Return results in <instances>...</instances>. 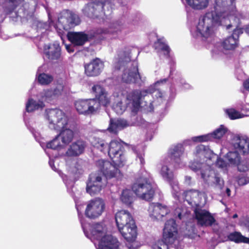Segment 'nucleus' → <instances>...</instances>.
<instances>
[{
    "mask_svg": "<svg viewBox=\"0 0 249 249\" xmlns=\"http://www.w3.org/2000/svg\"><path fill=\"white\" fill-rule=\"evenodd\" d=\"M235 11V0H215L214 10L206 13L199 19L197 31L201 37L208 38L215 24L221 22L222 18L233 19L235 18L233 14Z\"/></svg>",
    "mask_w": 249,
    "mask_h": 249,
    "instance_id": "1",
    "label": "nucleus"
},
{
    "mask_svg": "<svg viewBox=\"0 0 249 249\" xmlns=\"http://www.w3.org/2000/svg\"><path fill=\"white\" fill-rule=\"evenodd\" d=\"M96 165L101 170L100 173L90 174L87 183L86 191L90 196L99 194L107 184V178L119 177V169L108 160H99Z\"/></svg>",
    "mask_w": 249,
    "mask_h": 249,
    "instance_id": "2",
    "label": "nucleus"
},
{
    "mask_svg": "<svg viewBox=\"0 0 249 249\" xmlns=\"http://www.w3.org/2000/svg\"><path fill=\"white\" fill-rule=\"evenodd\" d=\"M49 127L57 130H61L57 135L61 139L63 144L69 143L73 139L74 133L78 131L77 124L73 120H69L66 113L59 109H51L48 113Z\"/></svg>",
    "mask_w": 249,
    "mask_h": 249,
    "instance_id": "3",
    "label": "nucleus"
},
{
    "mask_svg": "<svg viewBox=\"0 0 249 249\" xmlns=\"http://www.w3.org/2000/svg\"><path fill=\"white\" fill-rule=\"evenodd\" d=\"M131 189L139 198L147 201H152L155 194V190L150 179L143 176L135 179Z\"/></svg>",
    "mask_w": 249,
    "mask_h": 249,
    "instance_id": "4",
    "label": "nucleus"
},
{
    "mask_svg": "<svg viewBox=\"0 0 249 249\" xmlns=\"http://www.w3.org/2000/svg\"><path fill=\"white\" fill-rule=\"evenodd\" d=\"M106 153H108V156L114 164L118 165H123L126 160L124 147L121 142L117 140H112L109 143Z\"/></svg>",
    "mask_w": 249,
    "mask_h": 249,
    "instance_id": "5",
    "label": "nucleus"
},
{
    "mask_svg": "<svg viewBox=\"0 0 249 249\" xmlns=\"http://www.w3.org/2000/svg\"><path fill=\"white\" fill-rule=\"evenodd\" d=\"M92 91L95 97L91 99L95 104L94 106L96 111L100 109L101 106L107 107L110 105V97L103 87L99 85H94L92 87Z\"/></svg>",
    "mask_w": 249,
    "mask_h": 249,
    "instance_id": "6",
    "label": "nucleus"
},
{
    "mask_svg": "<svg viewBox=\"0 0 249 249\" xmlns=\"http://www.w3.org/2000/svg\"><path fill=\"white\" fill-rule=\"evenodd\" d=\"M105 5L101 1H92L87 4L83 9V13L86 16L91 18H97L102 14L107 16L108 13H106Z\"/></svg>",
    "mask_w": 249,
    "mask_h": 249,
    "instance_id": "7",
    "label": "nucleus"
},
{
    "mask_svg": "<svg viewBox=\"0 0 249 249\" xmlns=\"http://www.w3.org/2000/svg\"><path fill=\"white\" fill-rule=\"evenodd\" d=\"M105 204L100 198L90 200L85 210V215L89 219H94L101 216L104 211Z\"/></svg>",
    "mask_w": 249,
    "mask_h": 249,
    "instance_id": "8",
    "label": "nucleus"
},
{
    "mask_svg": "<svg viewBox=\"0 0 249 249\" xmlns=\"http://www.w3.org/2000/svg\"><path fill=\"white\" fill-rule=\"evenodd\" d=\"M80 22L79 17L68 10L62 12L58 18V24L66 31L74 27Z\"/></svg>",
    "mask_w": 249,
    "mask_h": 249,
    "instance_id": "9",
    "label": "nucleus"
},
{
    "mask_svg": "<svg viewBox=\"0 0 249 249\" xmlns=\"http://www.w3.org/2000/svg\"><path fill=\"white\" fill-rule=\"evenodd\" d=\"M177 225L174 219L167 220L163 229L162 238L159 242L172 244L176 239L178 234Z\"/></svg>",
    "mask_w": 249,
    "mask_h": 249,
    "instance_id": "10",
    "label": "nucleus"
},
{
    "mask_svg": "<svg viewBox=\"0 0 249 249\" xmlns=\"http://www.w3.org/2000/svg\"><path fill=\"white\" fill-rule=\"evenodd\" d=\"M194 213L198 224L201 226L211 227L216 223V220L212 213L205 209L197 207L195 209Z\"/></svg>",
    "mask_w": 249,
    "mask_h": 249,
    "instance_id": "11",
    "label": "nucleus"
},
{
    "mask_svg": "<svg viewBox=\"0 0 249 249\" xmlns=\"http://www.w3.org/2000/svg\"><path fill=\"white\" fill-rule=\"evenodd\" d=\"M67 38L72 45L76 46H83L86 42L93 39L94 34L88 35L84 32H69L67 34Z\"/></svg>",
    "mask_w": 249,
    "mask_h": 249,
    "instance_id": "12",
    "label": "nucleus"
},
{
    "mask_svg": "<svg viewBox=\"0 0 249 249\" xmlns=\"http://www.w3.org/2000/svg\"><path fill=\"white\" fill-rule=\"evenodd\" d=\"M93 102L91 99H80L75 102L74 106L79 114L91 115L97 112Z\"/></svg>",
    "mask_w": 249,
    "mask_h": 249,
    "instance_id": "13",
    "label": "nucleus"
},
{
    "mask_svg": "<svg viewBox=\"0 0 249 249\" xmlns=\"http://www.w3.org/2000/svg\"><path fill=\"white\" fill-rule=\"evenodd\" d=\"M85 73L88 77L98 76L103 68V62L98 58L92 59L88 63L84 64Z\"/></svg>",
    "mask_w": 249,
    "mask_h": 249,
    "instance_id": "14",
    "label": "nucleus"
},
{
    "mask_svg": "<svg viewBox=\"0 0 249 249\" xmlns=\"http://www.w3.org/2000/svg\"><path fill=\"white\" fill-rule=\"evenodd\" d=\"M243 33V28H235L233 30L232 35L223 41L221 46L226 50L235 49L238 46L239 36Z\"/></svg>",
    "mask_w": 249,
    "mask_h": 249,
    "instance_id": "15",
    "label": "nucleus"
},
{
    "mask_svg": "<svg viewBox=\"0 0 249 249\" xmlns=\"http://www.w3.org/2000/svg\"><path fill=\"white\" fill-rule=\"evenodd\" d=\"M148 211L150 217L156 219L161 218L170 213V210L166 205L160 203L150 204Z\"/></svg>",
    "mask_w": 249,
    "mask_h": 249,
    "instance_id": "16",
    "label": "nucleus"
},
{
    "mask_svg": "<svg viewBox=\"0 0 249 249\" xmlns=\"http://www.w3.org/2000/svg\"><path fill=\"white\" fill-rule=\"evenodd\" d=\"M122 81L127 84L138 83L141 80L138 66H133L131 68L125 70L122 75Z\"/></svg>",
    "mask_w": 249,
    "mask_h": 249,
    "instance_id": "17",
    "label": "nucleus"
},
{
    "mask_svg": "<svg viewBox=\"0 0 249 249\" xmlns=\"http://www.w3.org/2000/svg\"><path fill=\"white\" fill-rule=\"evenodd\" d=\"M86 142L82 140H78L72 142L66 152V155L69 157H78L84 152Z\"/></svg>",
    "mask_w": 249,
    "mask_h": 249,
    "instance_id": "18",
    "label": "nucleus"
},
{
    "mask_svg": "<svg viewBox=\"0 0 249 249\" xmlns=\"http://www.w3.org/2000/svg\"><path fill=\"white\" fill-rule=\"evenodd\" d=\"M120 243L111 235L103 236L99 241L97 249H118Z\"/></svg>",
    "mask_w": 249,
    "mask_h": 249,
    "instance_id": "19",
    "label": "nucleus"
},
{
    "mask_svg": "<svg viewBox=\"0 0 249 249\" xmlns=\"http://www.w3.org/2000/svg\"><path fill=\"white\" fill-rule=\"evenodd\" d=\"M115 221L118 229L135 222L131 213L126 210H121L115 214Z\"/></svg>",
    "mask_w": 249,
    "mask_h": 249,
    "instance_id": "20",
    "label": "nucleus"
},
{
    "mask_svg": "<svg viewBox=\"0 0 249 249\" xmlns=\"http://www.w3.org/2000/svg\"><path fill=\"white\" fill-rule=\"evenodd\" d=\"M218 237L222 242L230 241L235 243H248L249 244V238L243 236L241 232L234 231L230 233L227 236H225L222 232L218 234Z\"/></svg>",
    "mask_w": 249,
    "mask_h": 249,
    "instance_id": "21",
    "label": "nucleus"
},
{
    "mask_svg": "<svg viewBox=\"0 0 249 249\" xmlns=\"http://www.w3.org/2000/svg\"><path fill=\"white\" fill-rule=\"evenodd\" d=\"M122 236L128 242L134 241L137 237V226L135 222L118 229Z\"/></svg>",
    "mask_w": 249,
    "mask_h": 249,
    "instance_id": "22",
    "label": "nucleus"
},
{
    "mask_svg": "<svg viewBox=\"0 0 249 249\" xmlns=\"http://www.w3.org/2000/svg\"><path fill=\"white\" fill-rule=\"evenodd\" d=\"M226 158L230 164L237 166L239 171L245 172L248 170V166L242 165L241 157L237 151L229 152L227 154Z\"/></svg>",
    "mask_w": 249,
    "mask_h": 249,
    "instance_id": "23",
    "label": "nucleus"
},
{
    "mask_svg": "<svg viewBox=\"0 0 249 249\" xmlns=\"http://www.w3.org/2000/svg\"><path fill=\"white\" fill-rule=\"evenodd\" d=\"M234 139L235 141L234 146L240 153L243 155L249 154V139L247 137L236 136Z\"/></svg>",
    "mask_w": 249,
    "mask_h": 249,
    "instance_id": "24",
    "label": "nucleus"
},
{
    "mask_svg": "<svg viewBox=\"0 0 249 249\" xmlns=\"http://www.w3.org/2000/svg\"><path fill=\"white\" fill-rule=\"evenodd\" d=\"M123 25L118 22L111 24L108 28H99L97 30L96 33L98 34H118L122 30Z\"/></svg>",
    "mask_w": 249,
    "mask_h": 249,
    "instance_id": "25",
    "label": "nucleus"
},
{
    "mask_svg": "<svg viewBox=\"0 0 249 249\" xmlns=\"http://www.w3.org/2000/svg\"><path fill=\"white\" fill-rule=\"evenodd\" d=\"M48 51L45 52L46 57L51 60H58L61 55V48L58 44L53 43L48 46Z\"/></svg>",
    "mask_w": 249,
    "mask_h": 249,
    "instance_id": "26",
    "label": "nucleus"
},
{
    "mask_svg": "<svg viewBox=\"0 0 249 249\" xmlns=\"http://www.w3.org/2000/svg\"><path fill=\"white\" fill-rule=\"evenodd\" d=\"M90 233L92 237L97 240H100L103 236L105 235L106 230L103 224L99 223L93 224L91 226Z\"/></svg>",
    "mask_w": 249,
    "mask_h": 249,
    "instance_id": "27",
    "label": "nucleus"
},
{
    "mask_svg": "<svg viewBox=\"0 0 249 249\" xmlns=\"http://www.w3.org/2000/svg\"><path fill=\"white\" fill-rule=\"evenodd\" d=\"M24 0H5L2 3L3 11L5 15H8L13 12L17 7L21 4Z\"/></svg>",
    "mask_w": 249,
    "mask_h": 249,
    "instance_id": "28",
    "label": "nucleus"
},
{
    "mask_svg": "<svg viewBox=\"0 0 249 249\" xmlns=\"http://www.w3.org/2000/svg\"><path fill=\"white\" fill-rule=\"evenodd\" d=\"M146 93V91L134 90L127 95V98L132 101L134 106L139 107L140 105V100L142 96H145Z\"/></svg>",
    "mask_w": 249,
    "mask_h": 249,
    "instance_id": "29",
    "label": "nucleus"
},
{
    "mask_svg": "<svg viewBox=\"0 0 249 249\" xmlns=\"http://www.w3.org/2000/svg\"><path fill=\"white\" fill-rule=\"evenodd\" d=\"M91 145L99 150L100 151L106 153L107 147V142L102 138L94 137L90 140Z\"/></svg>",
    "mask_w": 249,
    "mask_h": 249,
    "instance_id": "30",
    "label": "nucleus"
},
{
    "mask_svg": "<svg viewBox=\"0 0 249 249\" xmlns=\"http://www.w3.org/2000/svg\"><path fill=\"white\" fill-rule=\"evenodd\" d=\"M187 4L195 10H202L206 8L210 0H185Z\"/></svg>",
    "mask_w": 249,
    "mask_h": 249,
    "instance_id": "31",
    "label": "nucleus"
},
{
    "mask_svg": "<svg viewBox=\"0 0 249 249\" xmlns=\"http://www.w3.org/2000/svg\"><path fill=\"white\" fill-rule=\"evenodd\" d=\"M184 152V148L182 144H178L171 149L170 152V158L176 163L180 161V157Z\"/></svg>",
    "mask_w": 249,
    "mask_h": 249,
    "instance_id": "32",
    "label": "nucleus"
},
{
    "mask_svg": "<svg viewBox=\"0 0 249 249\" xmlns=\"http://www.w3.org/2000/svg\"><path fill=\"white\" fill-rule=\"evenodd\" d=\"M120 199L124 204L130 207L134 201V197L131 190L125 189L122 193Z\"/></svg>",
    "mask_w": 249,
    "mask_h": 249,
    "instance_id": "33",
    "label": "nucleus"
},
{
    "mask_svg": "<svg viewBox=\"0 0 249 249\" xmlns=\"http://www.w3.org/2000/svg\"><path fill=\"white\" fill-rule=\"evenodd\" d=\"M160 173L162 178L169 182L170 184H171L174 181V176L173 172L169 169L167 166H162Z\"/></svg>",
    "mask_w": 249,
    "mask_h": 249,
    "instance_id": "34",
    "label": "nucleus"
},
{
    "mask_svg": "<svg viewBox=\"0 0 249 249\" xmlns=\"http://www.w3.org/2000/svg\"><path fill=\"white\" fill-rule=\"evenodd\" d=\"M199 192L196 190H187L183 193V196L189 204L195 202L199 196Z\"/></svg>",
    "mask_w": 249,
    "mask_h": 249,
    "instance_id": "35",
    "label": "nucleus"
},
{
    "mask_svg": "<svg viewBox=\"0 0 249 249\" xmlns=\"http://www.w3.org/2000/svg\"><path fill=\"white\" fill-rule=\"evenodd\" d=\"M43 107L44 105L42 102L39 103L33 99H29L26 105V109L27 112H31L40 108H42Z\"/></svg>",
    "mask_w": 249,
    "mask_h": 249,
    "instance_id": "36",
    "label": "nucleus"
},
{
    "mask_svg": "<svg viewBox=\"0 0 249 249\" xmlns=\"http://www.w3.org/2000/svg\"><path fill=\"white\" fill-rule=\"evenodd\" d=\"M53 80V77L52 75L41 73L37 76V82L41 85H48Z\"/></svg>",
    "mask_w": 249,
    "mask_h": 249,
    "instance_id": "37",
    "label": "nucleus"
},
{
    "mask_svg": "<svg viewBox=\"0 0 249 249\" xmlns=\"http://www.w3.org/2000/svg\"><path fill=\"white\" fill-rule=\"evenodd\" d=\"M121 125L126 126L127 125L126 122L123 121H118L117 122H115L112 119H110L109 125L107 130L111 133L117 134V129Z\"/></svg>",
    "mask_w": 249,
    "mask_h": 249,
    "instance_id": "38",
    "label": "nucleus"
},
{
    "mask_svg": "<svg viewBox=\"0 0 249 249\" xmlns=\"http://www.w3.org/2000/svg\"><path fill=\"white\" fill-rule=\"evenodd\" d=\"M59 139V136L57 135L53 140L47 143V147L54 150L60 148L63 145L60 142Z\"/></svg>",
    "mask_w": 249,
    "mask_h": 249,
    "instance_id": "39",
    "label": "nucleus"
},
{
    "mask_svg": "<svg viewBox=\"0 0 249 249\" xmlns=\"http://www.w3.org/2000/svg\"><path fill=\"white\" fill-rule=\"evenodd\" d=\"M226 132V129L223 125H221L219 128L216 129L212 133L210 134L212 135V139L213 138L220 139L223 136Z\"/></svg>",
    "mask_w": 249,
    "mask_h": 249,
    "instance_id": "40",
    "label": "nucleus"
},
{
    "mask_svg": "<svg viewBox=\"0 0 249 249\" xmlns=\"http://www.w3.org/2000/svg\"><path fill=\"white\" fill-rule=\"evenodd\" d=\"M158 44V47L162 52H164L165 55L169 56L170 53V49L169 46L166 44L165 42H162L161 38L158 39L157 42L155 43Z\"/></svg>",
    "mask_w": 249,
    "mask_h": 249,
    "instance_id": "41",
    "label": "nucleus"
},
{
    "mask_svg": "<svg viewBox=\"0 0 249 249\" xmlns=\"http://www.w3.org/2000/svg\"><path fill=\"white\" fill-rule=\"evenodd\" d=\"M226 112L231 120L241 118L242 117L239 112L233 108L227 109Z\"/></svg>",
    "mask_w": 249,
    "mask_h": 249,
    "instance_id": "42",
    "label": "nucleus"
},
{
    "mask_svg": "<svg viewBox=\"0 0 249 249\" xmlns=\"http://www.w3.org/2000/svg\"><path fill=\"white\" fill-rule=\"evenodd\" d=\"M192 140L195 142H208L212 140V135L208 134L206 135L194 137L192 138Z\"/></svg>",
    "mask_w": 249,
    "mask_h": 249,
    "instance_id": "43",
    "label": "nucleus"
},
{
    "mask_svg": "<svg viewBox=\"0 0 249 249\" xmlns=\"http://www.w3.org/2000/svg\"><path fill=\"white\" fill-rule=\"evenodd\" d=\"M163 242L157 241L152 246V249H169L168 245Z\"/></svg>",
    "mask_w": 249,
    "mask_h": 249,
    "instance_id": "44",
    "label": "nucleus"
},
{
    "mask_svg": "<svg viewBox=\"0 0 249 249\" xmlns=\"http://www.w3.org/2000/svg\"><path fill=\"white\" fill-rule=\"evenodd\" d=\"M43 97H44L46 99L49 100L53 99L55 97L52 89L44 90Z\"/></svg>",
    "mask_w": 249,
    "mask_h": 249,
    "instance_id": "45",
    "label": "nucleus"
},
{
    "mask_svg": "<svg viewBox=\"0 0 249 249\" xmlns=\"http://www.w3.org/2000/svg\"><path fill=\"white\" fill-rule=\"evenodd\" d=\"M64 89V86L62 84H59L54 89H53L55 97H57L61 94Z\"/></svg>",
    "mask_w": 249,
    "mask_h": 249,
    "instance_id": "46",
    "label": "nucleus"
},
{
    "mask_svg": "<svg viewBox=\"0 0 249 249\" xmlns=\"http://www.w3.org/2000/svg\"><path fill=\"white\" fill-rule=\"evenodd\" d=\"M122 101H119L116 104L113 105V108L118 112V113H122L124 110V107L123 106Z\"/></svg>",
    "mask_w": 249,
    "mask_h": 249,
    "instance_id": "47",
    "label": "nucleus"
},
{
    "mask_svg": "<svg viewBox=\"0 0 249 249\" xmlns=\"http://www.w3.org/2000/svg\"><path fill=\"white\" fill-rule=\"evenodd\" d=\"M214 183L220 189H222L224 185L223 180L217 176L214 177Z\"/></svg>",
    "mask_w": 249,
    "mask_h": 249,
    "instance_id": "48",
    "label": "nucleus"
},
{
    "mask_svg": "<svg viewBox=\"0 0 249 249\" xmlns=\"http://www.w3.org/2000/svg\"><path fill=\"white\" fill-rule=\"evenodd\" d=\"M114 1V0H102V1H101L103 3H104V4L105 5L107 8L108 9L109 8L110 9V11L108 10V14H110L112 12V4Z\"/></svg>",
    "mask_w": 249,
    "mask_h": 249,
    "instance_id": "49",
    "label": "nucleus"
},
{
    "mask_svg": "<svg viewBox=\"0 0 249 249\" xmlns=\"http://www.w3.org/2000/svg\"><path fill=\"white\" fill-rule=\"evenodd\" d=\"M190 167L193 170L196 172L200 170L201 168V164L198 162H194L191 164V165H190Z\"/></svg>",
    "mask_w": 249,
    "mask_h": 249,
    "instance_id": "50",
    "label": "nucleus"
},
{
    "mask_svg": "<svg viewBox=\"0 0 249 249\" xmlns=\"http://www.w3.org/2000/svg\"><path fill=\"white\" fill-rule=\"evenodd\" d=\"M206 146L203 144H200L196 147V153L197 154H199L203 151H206Z\"/></svg>",
    "mask_w": 249,
    "mask_h": 249,
    "instance_id": "51",
    "label": "nucleus"
},
{
    "mask_svg": "<svg viewBox=\"0 0 249 249\" xmlns=\"http://www.w3.org/2000/svg\"><path fill=\"white\" fill-rule=\"evenodd\" d=\"M76 46H74L73 45H66V49L67 51L70 53H73L74 52V47Z\"/></svg>",
    "mask_w": 249,
    "mask_h": 249,
    "instance_id": "52",
    "label": "nucleus"
},
{
    "mask_svg": "<svg viewBox=\"0 0 249 249\" xmlns=\"http://www.w3.org/2000/svg\"><path fill=\"white\" fill-rule=\"evenodd\" d=\"M217 164L220 167H224L225 166V162L223 160L219 159L217 160Z\"/></svg>",
    "mask_w": 249,
    "mask_h": 249,
    "instance_id": "53",
    "label": "nucleus"
},
{
    "mask_svg": "<svg viewBox=\"0 0 249 249\" xmlns=\"http://www.w3.org/2000/svg\"><path fill=\"white\" fill-rule=\"evenodd\" d=\"M243 86L246 89L249 90V78L244 82Z\"/></svg>",
    "mask_w": 249,
    "mask_h": 249,
    "instance_id": "54",
    "label": "nucleus"
},
{
    "mask_svg": "<svg viewBox=\"0 0 249 249\" xmlns=\"http://www.w3.org/2000/svg\"><path fill=\"white\" fill-rule=\"evenodd\" d=\"M200 174H201V178L204 180H207V178L209 177V176H206L205 172L204 171H200Z\"/></svg>",
    "mask_w": 249,
    "mask_h": 249,
    "instance_id": "55",
    "label": "nucleus"
},
{
    "mask_svg": "<svg viewBox=\"0 0 249 249\" xmlns=\"http://www.w3.org/2000/svg\"><path fill=\"white\" fill-rule=\"evenodd\" d=\"M244 31L245 33L249 36V24L245 27Z\"/></svg>",
    "mask_w": 249,
    "mask_h": 249,
    "instance_id": "56",
    "label": "nucleus"
},
{
    "mask_svg": "<svg viewBox=\"0 0 249 249\" xmlns=\"http://www.w3.org/2000/svg\"><path fill=\"white\" fill-rule=\"evenodd\" d=\"M226 193L228 196H230L231 195V190L229 188H227L226 189Z\"/></svg>",
    "mask_w": 249,
    "mask_h": 249,
    "instance_id": "57",
    "label": "nucleus"
},
{
    "mask_svg": "<svg viewBox=\"0 0 249 249\" xmlns=\"http://www.w3.org/2000/svg\"><path fill=\"white\" fill-rule=\"evenodd\" d=\"M186 180H188V181H190L191 180V178L190 177H186Z\"/></svg>",
    "mask_w": 249,
    "mask_h": 249,
    "instance_id": "58",
    "label": "nucleus"
},
{
    "mask_svg": "<svg viewBox=\"0 0 249 249\" xmlns=\"http://www.w3.org/2000/svg\"><path fill=\"white\" fill-rule=\"evenodd\" d=\"M231 26H232L231 24H229V25L227 26V29H229V28H230L231 27Z\"/></svg>",
    "mask_w": 249,
    "mask_h": 249,
    "instance_id": "59",
    "label": "nucleus"
},
{
    "mask_svg": "<svg viewBox=\"0 0 249 249\" xmlns=\"http://www.w3.org/2000/svg\"><path fill=\"white\" fill-rule=\"evenodd\" d=\"M237 217V214H235L233 215V218H235V217Z\"/></svg>",
    "mask_w": 249,
    "mask_h": 249,
    "instance_id": "60",
    "label": "nucleus"
},
{
    "mask_svg": "<svg viewBox=\"0 0 249 249\" xmlns=\"http://www.w3.org/2000/svg\"><path fill=\"white\" fill-rule=\"evenodd\" d=\"M92 1H102V0H91Z\"/></svg>",
    "mask_w": 249,
    "mask_h": 249,
    "instance_id": "61",
    "label": "nucleus"
},
{
    "mask_svg": "<svg viewBox=\"0 0 249 249\" xmlns=\"http://www.w3.org/2000/svg\"><path fill=\"white\" fill-rule=\"evenodd\" d=\"M140 159H141V161H142V160H143V159H142V158H140Z\"/></svg>",
    "mask_w": 249,
    "mask_h": 249,
    "instance_id": "62",
    "label": "nucleus"
},
{
    "mask_svg": "<svg viewBox=\"0 0 249 249\" xmlns=\"http://www.w3.org/2000/svg\"><path fill=\"white\" fill-rule=\"evenodd\" d=\"M180 215H181V214H180V213H179V214H178V216H179L180 218Z\"/></svg>",
    "mask_w": 249,
    "mask_h": 249,
    "instance_id": "63",
    "label": "nucleus"
},
{
    "mask_svg": "<svg viewBox=\"0 0 249 249\" xmlns=\"http://www.w3.org/2000/svg\"><path fill=\"white\" fill-rule=\"evenodd\" d=\"M214 232L216 233V231H214Z\"/></svg>",
    "mask_w": 249,
    "mask_h": 249,
    "instance_id": "64",
    "label": "nucleus"
}]
</instances>
